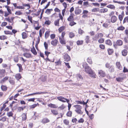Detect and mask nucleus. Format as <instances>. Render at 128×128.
<instances>
[{"label": "nucleus", "mask_w": 128, "mask_h": 128, "mask_svg": "<svg viewBox=\"0 0 128 128\" xmlns=\"http://www.w3.org/2000/svg\"><path fill=\"white\" fill-rule=\"evenodd\" d=\"M74 14H71L70 15L68 18L67 20L68 21L70 22L69 25L72 26L76 25V23L74 21Z\"/></svg>", "instance_id": "f257e3e1"}, {"label": "nucleus", "mask_w": 128, "mask_h": 128, "mask_svg": "<svg viewBox=\"0 0 128 128\" xmlns=\"http://www.w3.org/2000/svg\"><path fill=\"white\" fill-rule=\"evenodd\" d=\"M74 106L75 108V111L78 114H82L83 112L82 111V106L80 105L77 104L74 105Z\"/></svg>", "instance_id": "f03ea898"}, {"label": "nucleus", "mask_w": 128, "mask_h": 128, "mask_svg": "<svg viewBox=\"0 0 128 128\" xmlns=\"http://www.w3.org/2000/svg\"><path fill=\"white\" fill-rule=\"evenodd\" d=\"M82 66L84 68L85 71L88 74L91 71V70H92L88 66V64L86 62L83 63Z\"/></svg>", "instance_id": "7ed1b4c3"}, {"label": "nucleus", "mask_w": 128, "mask_h": 128, "mask_svg": "<svg viewBox=\"0 0 128 128\" xmlns=\"http://www.w3.org/2000/svg\"><path fill=\"white\" fill-rule=\"evenodd\" d=\"M5 8H6L7 12L6 11L4 12V16L5 17H7L10 14H11L12 13V11L10 8V7L8 5L5 6Z\"/></svg>", "instance_id": "20e7f679"}, {"label": "nucleus", "mask_w": 128, "mask_h": 128, "mask_svg": "<svg viewBox=\"0 0 128 128\" xmlns=\"http://www.w3.org/2000/svg\"><path fill=\"white\" fill-rule=\"evenodd\" d=\"M106 68H108V71L110 72H113L114 71V68L113 65H110V64L106 63L105 64Z\"/></svg>", "instance_id": "39448f33"}, {"label": "nucleus", "mask_w": 128, "mask_h": 128, "mask_svg": "<svg viewBox=\"0 0 128 128\" xmlns=\"http://www.w3.org/2000/svg\"><path fill=\"white\" fill-rule=\"evenodd\" d=\"M57 98L58 100L63 102H66L68 103V102H70V100L69 99L62 97L61 96L58 97Z\"/></svg>", "instance_id": "423d86ee"}, {"label": "nucleus", "mask_w": 128, "mask_h": 128, "mask_svg": "<svg viewBox=\"0 0 128 128\" xmlns=\"http://www.w3.org/2000/svg\"><path fill=\"white\" fill-rule=\"evenodd\" d=\"M123 41L120 40H117L116 44H114L113 46L114 48H116L117 46H120L123 44Z\"/></svg>", "instance_id": "0eeeda50"}, {"label": "nucleus", "mask_w": 128, "mask_h": 128, "mask_svg": "<svg viewBox=\"0 0 128 128\" xmlns=\"http://www.w3.org/2000/svg\"><path fill=\"white\" fill-rule=\"evenodd\" d=\"M98 74L99 75V77L100 78L104 77L106 76L105 72L102 70H98Z\"/></svg>", "instance_id": "6e6552de"}, {"label": "nucleus", "mask_w": 128, "mask_h": 128, "mask_svg": "<svg viewBox=\"0 0 128 128\" xmlns=\"http://www.w3.org/2000/svg\"><path fill=\"white\" fill-rule=\"evenodd\" d=\"M66 9L64 8V9L62 10V15L61 13L60 12L58 14V16L59 18H60V20L62 21L63 19V17L64 16L65 14V13L66 11Z\"/></svg>", "instance_id": "1a4fd4ad"}, {"label": "nucleus", "mask_w": 128, "mask_h": 128, "mask_svg": "<svg viewBox=\"0 0 128 128\" xmlns=\"http://www.w3.org/2000/svg\"><path fill=\"white\" fill-rule=\"evenodd\" d=\"M116 68L119 70H122V66L120 62H116Z\"/></svg>", "instance_id": "9d476101"}, {"label": "nucleus", "mask_w": 128, "mask_h": 128, "mask_svg": "<svg viewBox=\"0 0 128 128\" xmlns=\"http://www.w3.org/2000/svg\"><path fill=\"white\" fill-rule=\"evenodd\" d=\"M20 9H24L25 8V7H27V10H28L30 8V6L29 4H22V6H20Z\"/></svg>", "instance_id": "9b49d317"}, {"label": "nucleus", "mask_w": 128, "mask_h": 128, "mask_svg": "<svg viewBox=\"0 0 128 128\" xmlns=\"http://www.w3.org/2000/svg\"><path fill=\"white\" fill-rule=\"evenodd\" d=\"M9 77L8 76H6L0 80V83L3 84L5 83L9 79Z\"/></svg>", "instance_id": "f8f14e48"}, {"label": "nucleus", "mask_w": 128, "mask_h": 128, "mask_svg": "<svg viewBox=\"0 0 128 128\" xmlns=\"http://www.w3.org/2000/svg\"><path fill=\"white\" fill-rule=\"evenodd\" d=\"M63 57L65 61L68 62L70 61V57L68 54H65L64 55Z\"/></svg>", "instance_id": "ddd939ff"}, {"label": "nucleus", "mask_w": 128, "mask_h": 128, "mask_svg": "<svg viewBox=\"0 0 128 128\" xmlns=\"http://www.w3.org/2000/svg\"><path fill=\"white\" fill-rule=\"evenodd\" d=\"M88 74H90V77L93 78H96L97 76L95 73L92 70H91V71Z\"/></svg>", "instance_id": "4468645a"}, {"label": "nucleus", "mask_w": 128, "mask_h": 128, "mask_svg": "<svg viewBox=\"0 0 128 128\" xmlns=\"http://www.w3.org/2000/svg\"><path fill=\"white\" fill-rule=\"evenodd\" d=\"M10 83L12 85H14L15 84V79L12 78L10 77L8 79Z\"/></svg>", "instance_id": "2eb2a0df"}, {"label": "nucleus", "mask_w": 128, "mask_h": 128, "mask_svg": "<svg viewBox=\"0 0 128 128\" xmlns=\"http://www.w3.org/2000/svg\"><path fill=\"white\" fill-rule=\"evenodd\" d=\"M23 56L27 58H32V54L28 52H25L23 54Z\"/></svg>", "instance_id": "dca6fc26"}, {"label": "nucleus", "mask_w": 128, "mask_h": 128, "mask_svg": "<svg viewBox=\"0 0 128 128\" xmlns=\"http://www.w3.org/2000/svg\"><path fill=\"white\" fill-rule=\"evenodd\" d=\"M14 17H11L10 18L8 17L5 18L6 20L8 21L9 22L12 23V24H13L14 20Z\"/></svg>", "instance_id": "f3484780"}, {"label": "nucleus", "mask_w": 128, "mask_h": 128, "mask_svg": "<svg viewBox=\"0 0 128 128\" xmlns=\"http://www.w3.org/2000/svg\"><path fill=\"white\" fill-rule=\"evenodd\" d=\"M58 41L57 40L55 39L52 40L51 42V44L54 46H56L58 44Z\"/></svg>", "instance_id": "a211bd4d"}, {"label": "nucleus", "mask_w": 128, "mask_h": 128, "mask_svg": "<svg viewBox=\"0 0 128 128\" xmlns=\"http://www.w3.org/2000/svg\"><path fill=\"white\" fill-rule=\"evenodd\" d=\"M50 122V120L47 118H42V122L43 124H46Z\"/></svg>", "instance_id": "6ab92c4d"}, {"label": "nucleus", "mask_w": 128, "mask_h": 128, "mask_svg": "<svg viewBox=\"0 0 128 128\" xmlns=\"http://www.w3.org/2000/svg\"><path fill=\"white\" fill-rule=\"evenodd\" d=\"M117 20V17L115 16H112L111 17L110 21L112 23H114L116 22Z\"/></svg>", "instance_id": "aec40b11"}, {"label": "nucleus", "mask_w": 128, "mask_h": 128, "mask_svg": "<svg viewBox=\"0 0 128 128\" xmlns=\"http://www.w3.org/2000/svg\"><path fill=\"white\" fill-rule=\"evenodd\" d=\"M46 21L44 22V24L48 25H50L51 23V22L48 20V17H46L44 18Z\"/></svg>", "instance_id": "412c9836"}, {"label": "nucleus", "mask_w": 128, "mask_h": 128, "mask_svg": "<svg viewBox=\"0 0 128 128\" xmlns=\"http://www.w3.org/2000/svg\"><path fill=\"white\" fill-rule=\"evenodd\" d=\"M48 92H37L36 93H34L33 94H29L27 95V96H32L33 95L36 94H46Z\"/></svg>", "instance_id": "4be33fe9"}, {"label": "nucleus", "mask_w": 128, "mask_h": 128, "mask_svg": "<svg viewBox=\"0 0 128 128\" xmlns=\"http://www.w3.org/2000/svg\"><path fill=\"white\" fill-rule=\"evenodd\" d=\"M1 89L2 91L6 92L8 88L6 85H2L1 86Z\"/></svg>", "instance_id": "5701e85b"}, {"label": "nucleus", "mask_w": 128, "mask_h": 128, "mask_svg": "<svg viewBox=\"0 0 128 128\" xmlns=\"http://www.w3.org/2000/svg\"><path fill=\"white\" fill-rule=\"evenodd\" d=\"M59 40L60 43L62 45H65L66 44V41L64 38H61L59 37Z\"/></svg>", "instance_id": "b1692460"}, {"label": "nucleus", "mask_w": 128, "mask_h": 128, "mask_svg": "<svg viewBox=\"0 0 128 128\" xmlns=\"http://www.w3.org/2000/svg\"><path fill=\"white\" fill-rule=\"evenodd\" d=\"M105 44L110 46H111L112 44V41L110 39H108L106 40L105 42Z\"/></svg>", "instance_id": "393cba45"}, {"label": "nucleus", "mask_w": 128, "mask_h": 128, "mask_svg": "<svg viewBox=\"0 0 128 128\" xmlns=\"http://www.w3.org/2000/svg\"><path fill=\"white\" fill-rule=\"evenodd\" d=\"M124 15V12L123 11L122 12L121 14L118 15V18L120 22L122 20Z\"/></svg>", "instance_id": "a878e982"}, {"label": "nucleus", "mask_w": 128, "mask_h": 128, "mask_svg": "<svg viewBox=\"0 0 128 128\" xmlns=\"http://www.w3.org/2000/svg\"><path fill=\"white\" fill-rule=\"evenodd\" d=\"M8 100H7L3 104L2 107L0 109V111H2L5 108L6 106V104H8Z\"/></svg>", "instance_id": "bb28decb"}, {"label": "nucleus", "mask_w": 128, "mask_h": 128, "mask_svg": "<svg viewBox=\"0 0 128 128\" xmlns=\"http://www.w3.org/2000/svg\"><path fill=\"white\" fill-rule=\"evenodd\" d=\"M15 77L16 80H18L22 78V77L20 73H18L15 74Z\"/></svg>", "instance_id": "cd10ccee"}, {"label": "nucleus", "mask_w": 128, "mask_h": 128, "mask_svg": "<svg viewBox=\"0 0 128 128\" xmlns=\"http://www.w3.org/2000/svg\"><path fill=\"white\" fill-rule=\"evenodd\" d=\"M48 106L51 108H56L58 107L56 105L51 103L48 104Z\"/></svg>", "instance_id": "c85d7f7f"}, {"label": "nucleus", "mask_w": 128, "mask_h": 128, "mask_svg": "<svg viewBox=\"0 0 128 128\" xmlns=\"http://www.w3.org/2000/svg\"><path fill=\"white\" fill-rule=\"evenodd\" d=\"M124 79V77H118L116 78V81L119 82H122Z\"/></svg>", "instance_id": "c756f323"}, {"label": "nucleus", "mask_w": 128, "mask_h": 128, "mask_svg": "<svg viewBox=\"0 0 128 128\" xmlns=\"http://www.w3.org/2000/svg\"><path fill=\"white\" fill-rule=\"evenodd\" d=\"M30 51L34 55H36L37 54V52L34 46H33L32 48H31Z\"/></svg>", "instance_id": "7c9ffc66"}, {"label": "nucleus", "mask_w": 128, "mask_h": 128, "mask_svg": "<svg viewBox=\"0 0 128 128\" xmlns=\"http://www.w3.org/2000/svg\"><path fill=\"white\" fill-rule=\"evenodd\" d=\"M46 76L44 75H43L41 76L40 79L42 81L44 82L46 80Z\"/></svg>", "instance_id": "2f4dec72"}, {"label": "nucleus", "mask_w": 128, "mask_h": 128, "mask_svg": "<svg viewBox=\"0 0 128 128\" xmlns=\"http://www.w3.org/2000/svg\"><path fill=\"white\" fill-rule=\"evenodd\" d=\"M16 65L18 67L19 72H22L23 70V69L22 64H20L18 63Z\"/></svg>", "instance_id": "473e14b6"}, {"label": "nucleus", "mask_w": 128, "mask_h": 128, "mask_svg": "<svg viewBox=\"0 0 128 128\" xmlns=\"http://www.w3.org/2000/svg\"><path fill=\"white\" fill-rule=\"evenodd\" d=\"M51 111L53 115L55 116L58 115V111L56 110L51 109Z\"/></svg>", "instance_id": "72a5a7b5"}, {"label": "nucleus", "mask_w": 128, "mask_h": 128, "mask_svg": "<svg viewBox=\"0 0 128 128\" xmlns=\"http://www.w3.org/2000/svg\"><path fill=\"white\" fill-rule=\"evenodd\" d=\"M22 38L24 39L26 38L28 36V34L25 32H23L22 34Z\"/></svg>", "instance_id": "f704fd0d"}, {"label": "nucleus", "mask_w": 128, "mask_h": 128, "mask_svg": "<svg viewBox=\"0 0 128 128\" xmlns=\"http://www.w3.org/2000/svg\"><path fill=\"white\" fill-rule=\"evenodd\" d=\"M60 20L59 18V19H58L54 20V25L56 26H59V21Z\"/></svg>", "instance_id": "c9c22d12"}, {"label": "nucleus", "mask_w": 128, "mask_h": 128, "mask_svg": "<svg viewBox=\"0 0 128 128\" xmlns=\"http://www.w3.org/2000/svg\"><path fill=\"white\" fill-rule=\"evenodd\" d=\"M107 51L108 52V54L109 55H111L114 52V50L112 49L108 48L107 49Z\"/></svg>", "instance_id": "e433bc0d"}, {"label": "nucleus", "mask_w": 128, "mask_h": 128, "mask_svg": "<svg viewBox=\"0 0 128 128\" xmlns=\"http://www.w3.org/2000/svg\"><path fill=\"white\" fill-rule=\"evenodd\" d=\"M128 52L127 50L126 49H124L122 51V54L123 56H126L127 55Z\"/></svg>", "instance_id": "4c0bfd02"}, {"label": "nucleus", "mask_w": 128, "mask_h": 128, "mask_svg": "<svg viewBox=\"0 0 128 128\" xmlns=\"http://www.w3.org/2000/svg\"><path fill=\"white\" fill-rule=\"evenodd\" d=\"M86 42L88 44L90 42V36H86L85 39Z\"/></svg>", "instance_id": "58836bf2"}, {"label": "nucleus", "mask_w": 128, "mask_h": 128, "mask_svg": "<svg viewBox=\"0 0 128 128\" xmlns=\"http://www.w3.org/2000/svg\"><path fill=\"white\" fill-rule=\"evenodd\" d=\"M107 7L110 9L114 10L115 9L116 7L114 5L109 4L106 6Z\"/></svg>", "instance_id": "ea45409f"}, {"label": "nucleus", "mask_w": 128, "mask_h": 128, "mask_svg": "<svg viewBox=\"0 0 128 128\" xmlns=\"http://www.w3.org/2000/svg\"><path fill=\"white\" fill-rule=\"evenodd\" d=\"M75 14L77 15L80 14L82 12V10L81 9H75L74 11Z\"/></svg>", "instance_id": "a19ab883"}, {"label": "nucleus", "mask_w": 128, "mask_h": 128, "mask_svg": "<svg viewBox=\"0 0 128 128\" xmlns=\"http://www.w3.org/2000/svg\"><path fill=\"white\" fill-rule=\"evenodd\" d=\"M8 37L5 35H2L0 36V40H4L7 39Z\"/></svg>", "instance_id": "79ce46f5"}, {"label": "nucleus", "mask_w": 128, "mask_h": 128, "mask_svg": "<svg viewBox=\"0 0 128 128\" xmlns=\"http://www.w3.org/2000/svg\"><path fill=\"white\" fill-rule=\"evenodd\" d=\"M110 23V22H106L103 24L102 26L105 28H107L108 27V26Z\"/></svg>", "instance_id": "37998d69"}, {"label": "nucleus", "mask_w": 128, "mask_h": 128, "mask_svg": "<svg viewBox=\"0 0 128 128\" xmlns=\"http://www.w3.org/2000/svg\"><path fill=\"white\" fill-rule=\"evenodd\" d=\"M50 31L49 30L46 31L45 33V38L47 39L49 36L50 34Z\"/></svg>", "instance_id": "c03bdc74"}, {"label": "nucleus", "mask_w": 128, "mask_h": 128, "mask_svg": "<svg viewBox=\"0 0 128 128\" xmlns=\"http://www.w3.org/2000/svg\"><path fill=\"white\" fill-rule=\"evenodd\" d=\"M72 112L70 110L68 111L67 112L66 115L67 117H71L72 116Z\"/></svg>", "instance_id": "a18cd8bd"}, {"label": "nucleus", "mask_w": 128, "mask_h": 128, "mask_svg": "<svg viewBox=\"0 0 128 128\" xmlns=\"http://www.w3.org/2000/svg\"><path fill=\"white\" fill-rule=\"evenodd\" d=\"M78 34L80 35H82L84 33V32L81 28H79L78 29Z\"/></svg>", "instance_id": "49530a36"}, {"label": "nucleus", "mask_w": 128, "mask_h": 128, "mask_svg": "<svg viewBox=\"0 0 128 128\" xmlns=\"http://www.w3.org/2000/svg\"><path fill=\"white\" fill-rule=\"evenodd\" d=\"M64 124L66 126H68L69 124V121L67 119H65L63 120Z\"/></svg>", "instance_id": "de8ad7c7"}, {"label": "nucleus", "mask_w": 128, "mask_h": 128, "mask_svg": "<svg viewBox=\"0 0 128 128\" xmlns=\"http://www.w3.org/2000/svg\"><path fill=\"white\" fill-rule=\"evenodd\" d=\"M22 120H25L27 118L26 114L25 113H23L22 115Z\"/></svg>", "instance_id": "09e8293b"}, {"label": "nucleus", "mask_w": 128, "mask_h": 128, "mask_svg": "<svg viewBox=\"0 0 128 128\" xmlns=\"http://www.w3.org/2000/svg\"><path fill=\"white\" fill-rule=\"evenodd\" d=\"M68 35L70 38H74L75 36V34L72 32L69 33Z\"/></svg>", "instance_id": "8fccbe9b"}, {"label": "nucleus", "mask_w": 128, "mask_h": 128, "mask_svg": "<svg viewBox=\"0 0 128 128\" xmlns=\"http://www.w3.org/2000/svg\"><path fill=\"white\" fill-rule=\"evenodd\" d=\"M65 28V27L64 26H62L60 27L58 30L59 33L62 32V31L64 30Z\"/></svg>", "instance_id": "3c124183"}, {"label": "nucleus", "mask_w": 128, "mask_h": 128, "mask_svg": "<svg viewBox=\"0 0 128 128\" xmlns=\"http://www.w3.org/2000/svg\"><path fill=\"white\" fill-rule=\"evenodd\" d=\"M87 62L90 64H92V58L91 57H88L87 60Z\"/></svg>", "instance_id": "603ef678"}, {"label": "nucleus", "mask_w": 128, "mask_h": 128, "mask_svg": "<svg viewBox=\"0 0 128 128\" xmlns=\"http://www.w3.org/2000/svg\"><path fill=\"white\" fill-rule=\"evenodd\" d=\"M98 39L101 38L103 37L104 36V34L102 33H98L96 35Z\"/></svg>", "instance_id": "864d4df0"}, {"label": "nucleus", "mask_w": 128, "mask_h": 128, "mask_svg": "<svg viewBox=\"0 0 128 128\" xmlns=\"http://www.w3.org/2000/svg\"><path fill=\"white\" fill-rule=\"evenodd\" d=\"M6 72V70L5 69H0V74L1 75H3L4 76Z\"/></svg>", "instance_id": "5fc2aeb1"}, {"label": "nucleus", "mask_w": 128, "mask_h": 128, "mask_svg": "<svg viewBox=\"0 0 128 128\" xmlns=\"http://www.w3.org/2000/svg\"><path fill=\"white\" fill-rule=\"evenodd\" d=\"M31 23L34 24V27L36 26H39V23L38 21L33 20L32 23Z\"/></svg>", "instance_id": "6e6d98bb"}, {"label": "nucleus", "mask_w": 128, "mask_h": 128, "mask_svg": "<svg viewBox=\"0 0 128 128\" xmlns=\"http://www.w3.org/2000/svg\"><path fill=\"white\" fill-rule=\"evenodd\" d=\"M84 42L83 40H78L76 42V44L78 45H80L83 44Z\"/></svg>", "instance_id": "4d7b16f0"}, {"label": "nucleus", "mask_w": 128, "mask_h": 128, "mask_svg": "<svg viewBox=\"0 0 128 128\" xmlns=\"http://www.w3.org/2000/svg\"><path fill=\"white\" fill-rule=\"evenodd\" d=\"M108 11V9L106 8H102L100 10V12L101 13H105Z\"/></svg>", "instance_id": "13d9d810"}, {"label": "nucleus", "mask_w": 128, "mask_h": 128, "mask_svg": "<svg viewBox=\"0 0 128 128\" xmlns=\"http://www.w3.org/2000/svg\"><path fill=\"white\" fill-rule=\"evenodd\" d=\"M4 34L6 35L10 34L11 35H12V32L10 31L9 30H4Z\"/></svg>", "instance_id": "bf43d9fd"}, {"label": "nucleus", "mask_w": 128, "mask_h": 128, "mask_svg": "<svg viewBox=\"0 0 128 128\" xmlns=\"http://www.w3.org/2000/svg\"><path fill=\"white\" fill-rule=\"evenodd\" d=\"M13 115L12 112V111H10L8 112L7 113V115L9 117H12Z\"/></svg>", "instance_id": "052dcab7"}, {"label": "nucleus", "mask_w": 128, "mask_h": 128, "mask_svg": "<svg viewBox=\"0 0 128 128\" xmlns=\"http://www.w3.org/2000/svg\"><path fill=\"white\" fill-rule=\"evenodd\" d=\"M24 108L22 106H19L17 108V110L18 112H20L21 111L24 110Z\"/></svg>", "instance_id": "680f3d73"}, {"label": "nucleus", "mask_w": 128, "mask_h": 128, "mask_svg": "<svg viewBox=\"0 0 128 128\" xmlns=\"http://www.w3.org/2000/svg\"><path fill=\"white\" fill-rule=\"evenodd\" d=\"M44 29H40L39 32V34L40 36V37H42V32L44 33Z\"/></svg>", "instance_id": "e2e57ef3"}, {"label": "nucleus", "mask_w": 128, "mask_h": 128, "mask_svg": "<svg viewBox=\"0 0 128 128\" xmlns=\"http://www.w3.org/2000/svg\"><path fill=\"white\" fill-rule=\"evenodd\" d=\"M125 29V28L124 27L122 26H121L118 27L117 28V30H118L123 31Z\"/></svg>", "instance_id": "0e129e2a"}, {"label": "nucleus", "mask_w": 128, "mask_h": 128, "mask_svg": "<svg viewBox=\"0 0 128 128\" xmlns=\"http://www.w3.org/2000/svg\"><path fill=\"white\" fill-rule=\"evenodd\" d=\"M66 108V106L64 104H62L60 106H59L58 108L60 110H63Z\"/></svg>", "instance_id": "69168bd1"}, {"label": "nucleus", "mask_w": 128, "mask_h": 128, "mask_svg": "<svg viewBox=\"0 0 128 128\" xmlns=\"http://www.w3.org/2000/svg\"><path fill=\"white\" fill-rule=\"evenodd\" d=\"M37 106H39V104L38 103L37 104H34L30 106V108H34Z\"/></svg>", "instance_id": "338daca9"}, {"label": "nucleus", "mask_w": 128, "mask_h": 128, "mask_svg": "<svg viewBox=\"0 0 128 128\" xmlns=\"http://www.w3.org/2000/svg\"><path fill=\"white\" fill-rule=\"evenodd\" d=\"M104 38H102L98 40V42L100 44H102L104 42Z\"/></svg>", "instance_id": "774afa93"}]
</instances>
